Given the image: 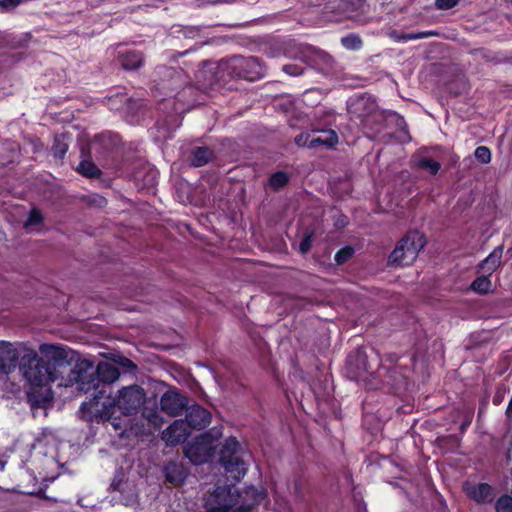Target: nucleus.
Segmentation results:
<instances>
[{
	"mask_svg": "<svg viewBox=\"0 0 512 512\" xmlns=\"http://www.w3.org/2000/svg\"><path fill=\"white\" fill-rule=\"evenodd\" d=\"M75 366L70 369L65 385L78 384L80 391L88 395V401L80 406L83 420L87 422L104 423L113 418L115 401L111 396L110 385L119 379L120 371L112 363L101 361L94 368L89 360H75Z\"/></svg>",
	"mask_w": 512,
	"mask_h": 512,
	"instance_id": "1",
	"label": "nucleus"
},
{
	"mask_svg": "<svg viewBox=\"0 0 512 512\" xmlns=\"http://www.w3.org/2000/svg\"><path fill=\"white\" fill-rule=\"evenodd\" d=\"M39 351L42 357L28 349L18 362L23 377L35 387L63 378V373L76 360V353L63 345L43 343Z\"/></svg>",
	"mask_w": 512,
	"mask_h": 512,
	"instance_id": "2",
	"label": "nucleus"
},
{
	"mask_svg": "<svg viewBox=\"0 0 512 512\" xmlns=\"http://www.w3.org/2000/svg\"><path fill=\"white\" fill-rule=\"evenodd\" d=\"M265 74L266 67L258 57L236 55L218 63L215 79L219 83H226L234 78L254 82L263 78Z\"/></svg>",
	"mask_w": 512,
	"mask_h": 512,
	"instance_id": "3",
	"label": "nucleus"
},
{
	"mask_svg": "<svg viewBox=\"0 0 512 512\" xmlns=\"http://www.w3.org/2000/svg\"><path fill=\"white\" fill-rule=\"evenodd\" d=\"M425 244L426 238L423 233L418 230L408 231L390 253L389 263L393 266H408L412 264Z\"/></svg>",
	"mask_w": 512,
	"mask_h": 512,
	"instance_id": "4",
	"label": "nucleus"
},
{
	"mask_svg": "<svg viewBox=\"0 0 512 512\" xmlns=\"http://www.w3.org/2000/svg\"><path fill=\"white\" fill-rule=\"evenodd\" d=\"M241 454V445L235 437H229L221 444L219 462L235 481H240L248 470Z\"/></svg>",
	"mask_w": 512,
	"mask_h": 512,
	"instance_id": "5",
	"label": "nucleus"
},
{
	"mask_svg": "<svg viewBox=\"0 0 512 512\" xmlns=\"http://www.w3.org/2000/svg\"><path fill=\"white\" fill-rule=\"evenodd\" d=\"M145 391L138 385H131L119 390L117 398L112 399L115 401V408L117 407L124 415L136 414L140 407L145 402Z\"/></svg>",
	"mask_w": 512,
	"mask_h": 512,
	"instance_id": "6",
	"label": "nucleus"
},
{
	"mask_svg": "<svg viewBox=\"0 0 512 512\" xmlns=\"http://www.w3.org/2000/svg\"><path fill=\"white\" fill-rule=\"evenodd\" d=\"M215 447L210 432H205L185 449V455L195 464H202L214 455Z\"/></svg>",
	"mask_w": 512,
	"mask_h": 512,
	"instance_id": "7",
	"label": "nucleus"
},
{
	"mask_svg": "<svg viewBox=\"0 0 512 512\" xmlns=\"http://www.w3.org/2000/svg\"><path fill=\"white\" fill-rule=\"evenodd\" d=\"M325 9L336 14V20H356L365 12V0H332L326 4Z\"/></svg>",
	"mask_w": 512,
	"mask_h": 512,
	"instance_id": "8",
	"label": "nucleus"
},
{
	"mask_svg": "<svg viewBox=\"0 0 512 512\" xmlns=\"http://www.w3.org/2000/svg\"><path fill=\"white\" fill-rule=\"evenodd\" d=\"M377 108L375 99L366 94L352 97L347 102V110L351 119L358 123L364 121Z\"/></svg>",
	"mask_w": 512,
	"mask_h": 512,
	"instance_id": "9",
	"label": "nucleus"
},
{
	"mask_svg": "<svg viewBox=\"0 0 512 512\" xmlns=\"http://www.w3.org/2000/svg\"><path fill=\"white\" fill-rule=\"evenodd\" d=\"M463 492L468 499L474 501L477 504H489L495 499V489L488 483H472L466 481L463 484Z\"/></svg>",
	"mask_w": 512,
	"mask_h": 512,
	"instance_id": "10",
	"label": "nucleus"
},
{
	"mask_svg": "<svg viewBox=\"0 0 512 512\" xmlns=\"http://www.w3.org/2000/svg\"><path fill=\"white\" fill-rule=\"evenodd\" d=\"M184 421L191 430L205 429L211 422V413L204 407L194 404L187 406Z\"/></svg>",
	"mask_w": 512,
	"mask_h": 512,
	"instance_id": "11",
	"label": "nucleus"
},
{
	"mask_svg": "<svg viewBox=\"0 0 512 512\" xmlns=\"http://www.w3.org/2000/svg\"><path fill=\"white\" fill-rule=\"evenodd\" d=\"M191 429L184 419H177L163 431V440L175 446L184 443L191 434Z\"/></svg>",
	"mask_w": 512,
	"mask_h": 512,
	"instance_id": "12",
	"label": "nucleus"
},
{
	"mask_svg": "<svg viewBox=\"0 0 512 512\" xmlns=\"http://www.w3.org/2000/svg\"><path fill=\"white\" fill-rule=\"evenodd\" d=\"M187 407V398L177 391L168 390L160 399V408L163 412L177 416Z\"/></svg>",
	"mask_w": 512,
	"mask_h": 512,
	"instance_id": "13",
	"label": "nucleus"
},
{
	"mask_svg": "<svg viewBox=\"0 0 512 512\" xmlns=\"http://www.w3.org/2000/svg\"><path fill=\"white\" fill-rule=\"evenodd\" d=\"M19 353L17 349L7 341H0V373L10 374L17 367Z\"/></svg>",
	"mask_w": 512,
	"mask_h": 512,
	"instance_id": "14",
	"label": "nucleus"
},
{
	"mask_svg": "<svg viewBox=\"0 0 512 512\" xmlns=\"http://www.w3.org/2000/svg\"><path fill=\"white\" fill-rule=\"evenodd\" d=\"M117 60L119 65L127 71L138 70L144 65L143 53L135 49L118 51Z\"/></svg>",
	"mask_w": 512,
	"mask_h": 512,
	"instance_id": "15",
	"label": "nucleus"
},
{
	"mask_svg": "<svg viewBox=\"0 0 512 512\" xmlns=\"http://www.w3.org/2000/svg\"><path fill=\"white\" fill-rule=\"evenodd\" d=\"M338 143V135L332 129L322 130L319 135H311L308 143L309 148H316L319 146L333 147Z\"/></svg>",
	"mask_w": 512,
	"mask_h": 512,
	"instance_id": "16",
	"label": "nucleus"
},
{
	"mask_svg": "<svg viewBox=\"0 0 512 512\" xmlns=\"http://www.w3.org/2000/svg\"><path fill=\"white\" fill-rule=\"evenodd\" d=\"M164 475L166 481L175 486L182 485L187 477L184 467L174 462H170L164 467Z\"/></svg>",
	"mask_w": 512,
	"mask_h": 512,
	"instance_id": "17",
	"label": "nucleus"
},
{
	"mask_svg": "<svg viewBox=\"0 0 512 512\" xmlns=\"http://www.w3.org/2000/svg\"><path fill=\"white\" fill-rule=\"evenodd\" d=\"M502 253V246L494 248V250L479 263V269L489 275H492V273L500 266Z\"/></svg>",
	"mask_w": 512,
	"mask_h": 512,
	"instance_id": "18",
	"label": "nucleus"
},
{
	"mask_svg": "<svg viewBox=\"0 0 512 512\" xmlns=\"http://www.w3.org/2000/svg\"><path fill=\"white\" fill-rule=\"evenodd\" d=\"M384 123H385L384 116L377 108L364 121L360 122L359 125L364 130H367L373 134H376L383 129Z\"/></svg>",
	"mask_w": 512,
	"mask_h": 512,
	"instance_id": "19",
	"label": "nucleus"
},
{
	"mask_svg": "<svg viewBox=\"0 0 512 512\" xmlns=\"http://www.w3.org/2000/svg\"><path fill=\"white\" fill-rule=\"evenodd\" d=\"M214 157L213 150L206 146L195 147L191 152V164L194 167H202Z\"/></svg>",
	"mask_w": 512,
	"mask_h": 512,
	"instance_id": "20",
	"label": "nucleus"
},
{
	"mask_svg": "<svg viewBox=\"0 0 512 512\" xmlns=\"http://www.w3.org/2000/svg\"><path fill=\"white\" fill-rule=\"evenodd\" d=\"M290 181V176L285 171H276L270 175L267 186L277 192L284 188Z\"/></svg>",
	"mask_w": 512,
	"mask_h": 512,
	"instance_id": "21",
	"label": "nucleus"
},
{
	"mask_svg": "<svg viewBox=\"0 0 512 512\" xmlns=\"http://www.w3.org/2000/svg\"><path fill=\"white\" fill-rule=\"evenodd\" d=\"M76 170L86 178H99L102 175V171L91 160H82Z\"/></svg>",
	"mask_w": 512,
	"mask_h": 512,
	"instance_id": "22",
	"label": "nucleus"
},
{
	"mask_svg": "<svg viewBox=\"0 0 512 512\" xmlns=\"http://www.w3.org/2000/svg\"><path fill=\"white\" fill-rule=\"evenodd\" d=\"M490 276L491 275H489V274L478 276L471 283V286H470L471 290L479 295H485V294L489 293V291L491 290V286H492Z\"/></svg>",
	"mask_w": 512,
	"mask_h": 512,
	"instance_id": "23",
	"label": "nucleus"
},
{
	"mask_svg": "<svg viewBox=\"0 0 512 512\" xmlns=\"http://www.w3.org/2000/svg\"><path fill=\"white\" fill-rule=\"evenodd\" d=\"M92 149L98 157H106L111 153V143L109 139L102 135L92 144Z\"/></svg>",
	"mask_w": 512,
	"mask_h": 512,
	"instance_id": "24",
	"label": "nucleus"
},
{
	"mask_svg": "<svg viewBox=\"0 0 512 512\" xmlns=\"http://www.w3.org/2000/svg\"><path fill=\"white\" fill-rule=\"evenodd\" d=\"M416 166L420 169L428 170L431 175H436L441 168V164L438 161L425 156L417 160Z\"/></svg>",
	"mask_w": 512,
	"mask_h": 512,
	"instance_id": "25",
	"label": "nucleus"
},
{
	"mask_svg": "<svg viewBox=\"0 0 512 512\" xmlns=\"http://www.w3.org/2000/svg\"><path fill=\"white\" fill-rule=\"evenodd\" d=\"M341 44L349 50H359L363 46L361 37L355 33H349L341 38Z\"/></svg>",
	"mask_w": 512,
	"mask_h": 512,
	"instance_id": "26",
	"label": "nucleus"
},
{
	"mask_svg": "<svg viewBox=\"0 0 512 512\" xmlns=\"http://www.w3.org/2000/svg\"><path fill=\"white\" fill-rule=\"evenodd\" d=\"M355 254V249L351 245H346L339 249L335 256L334 260L337 265H343L348 262Z\"/></svg>",
	"mask_w": 512,
	"mask_h": 512,
	"instance_id": "27",
	"label": "nucleus"
},
{
	"mask_svg": "<svg viewBox=\"0 0 512 512\" xmlns=\"http://www.w3.org/2000/svg\"><path fill=\"white\" fill-rule=\"evenodd\" d=\"M68 151V144L59 136H56L52 145V154L57 159H63Z\"/></svg>",
	"mask_w": 512,
	"mask_h": 512,
	"instance_id": "28",
	"label": "nucleus"
},
{
	"mask_svg": "<svg viewBox=\"0 0 512 512\" xmlns=\"http://www.w3.org/2000/svg\"><path fill=\"white\" fill-rule=\"evenodd\" d=\"M315 235L313 229L306 230L299 244V252L301 254H307L312 248V242Z\"/></svg>",
	"mask_w": 512,
	"mask_h": 512,
	"instance_id": "29",
	"label": "nucleus"
},
{
	"mask_svg": "<svg viewBox=\"0 0 512 512\" xmlns=\"http://www.w3.org/2000/svg\"><path fill=\"white\" fill-rule=\"evenodd\" d=\"M496 512H512V497L508 494L501 495L495 502Z\"/></svg>",
	"mask_w": 512,
	"mask_h": 512,
	"instance_id": "30",
	"label": "nucleus"
},
{
	"mask_svg": "<svg viewBox=\"0 0 512 512\" xmlns=\"http://www.w3.org/2000/svg\"><path fill=\"white\" fill-rule=\"evenodd\" d=\"M474 156L478 162L488 164L491 161V150L486 146H478L475 149Z\"/></svg>",
	"mask_w": 512,
	"mask_h": 512,
	"instance_id": "31",
	"label": "nucleus"
},
{
	"mask_svg": "<svg viewBox=\"0 0 512 512\" xmlns=\"http://www.w3.org/2000/svg\"><path fill=\"white\" fill-rule=\"evenodd\" d=\"M43 214L37 208H33L28 215L25 226H37L43 222Z\"/></svg>",
	"mask_w": 512,
	"mask_h": 512,
	"instance_id": "32",
	"label": "nucleus"
},
{
	"mask_svg": "<svg viewBox=\"0 0 512 512\" xmlns=\"http://www.w3.org/2000/svg\"><path fill=\"white\" fill-rule=\"evenodd\" d=\"M125 107L128 112H131L133 115H138L140 112V109L142 108V101L136 100L133 98H127L125 97Z\"/></svg>",
	"mask_w": 512,
	"mask_h": 512,
	"instance_id": "33",
	"label": "nucleus"
},
{
	"mask_svg": "<svg viewBox=\"0 0 512 512\" xmlns=\"http://www.w3.org/2000/svg\"><path fill=\"white\" fill-rule=\"evenodd\" d=\"M282 70L290 76H299L304 73V68L298 64H286Z\"/></svg>",
	"mask_w": 512,
	"mask_h": 512,
	"instance_id": "34",
	"label": "nucleus"
},
{
	"mask_svg": "<svg viewBox=\"0 0 512 512\" xmlns=\"http://www.w3.org/2000/svg\"><path fill=\"white\" fill-rule=\"evenodd\" d=\"M460 0H436L435 5L440 10H449L454 8Z\"/></svg>",
	"mask_w": 512,
	"mask_h": 512,
	"instance_id": "35",
	"label": "nucleus"
},
{
	"mask_svg": "<svg viewBox=\"0 0 512 512\" xmlns=\"http://www.w3.org/2000/svg\"><path fill=\"white\" fill-rule=\"evenodd\" d=\"M311 134L309 133H300L295 137V144L300 147H308V143L310 141Z\"/></svg>",
	"mask_w": 512,
	"mask_h": 512,
	"instance_id": "36",
	"label": "nucleus"
},
{
	"mask_svg": "<svg viewBox=\"0 0 512 512\" xmlns=\"http://www.w3.org/2000/svg\"><path fill=\"white\" fill-rule=\"evenodd\" d=\"M22 0H0V7L4 10L16 8Z\"/></svg>",
	"mask_w": 512,
	"mask_h": 512,
	"instance_id": "37",
	"label": "nucleus"
},
{
	"mask_svg": "<svg viewBox=\"0 0 512 512\" xmlns=\"http://www.w3.org/2000/svg\"><path fill=\"white\" fill-rule=\"evenodd\" d=\"M356 358H357V360H358V361H360V362H361V364H362V369H363L364 371H367V370H368V368H367V366H366V354L364 353V351H362L361 349H358V350L356 351Z\"/></svg>",
	"mask_w": 512,
	"mask_h": 512,
	"instance_id": "38",
	"label": "nucleus"
},
{
	"mask_svg": "<svg viewBox=\"0 0 512 512\" xmlns=\"http://www.w3.org/2000/svg\"><path fill=\"white\" fill-rule=\"evenodd\" d=\"M119 364L127 369H135L136 365L127 357H120Z\"/></svg>",
	"mask_w": 512,
	"mask_h": 512,
	"instance_id": "39",
	"label": "nucleus"
},
{
	"mask_svg": "<svg viewBox=\"0 0 512 512\" xmlns=\"http://www.w3.org/2000/svg\"><path fill=\"white\" fill-rule=\"evenodd\" d=\"M91 203L97 205L98 207H104L107 204V200L100 195H94Z\"/></svg>",
	"mask_w": 512,
	"mask_h": 512,
	"instance_id": "40",
	"label": "nucleus"
},
{
	"mask_svg": "<svg viewBox=\"0 0 512 512\" xmlns=\"http://www.w3.org/2000/svg\"><path fill=\"white\" fill-rule=\"evenodd\" d=\"M320 59L323 61L324 65L327 67V68H331L332 67V63H333V59L330 55L326 54V53H322L319 55Z\"/></svg>",
	"mask_w": 512,
	"mask_h": 512,
	"instance_id": "41",
	"label": "nucleus"
},
{
	"mask_svg": "<svg viewBox=\"0 0 512 512\" xmlns=\"http://www.w3.org/2000/svg\"><path fill=\"white\" fill-rule=\"evenodd\" d=\"M504 398V392H500L499 390L496 391L495 395L493 396V404L499 405Z\"/></svg>",
	"mask_w": 512,
	"mask_h": 512,
	"instance_id": "42",
	"label": "nucleus"
},
{
	"mask_svg": "<svg viewBox=\"0 0 512 512\" xmlns=\"http://www.w3.org/2000/svg\"><path fill=\"white\" fill-rule=\"evenodd\" d=\"M400 127H401V130L408 135V126L405 122V119L404 117L400 116L398 118V123H397Z\"/></svg>",
	"mask_w": 512,
	"mask_h": 512,
	"instance_id": "43",
	"label": "nucleus"
},
{
	"mask_svg": "<svg viewBox=\"0 0 512 512\" xmlns=\"http://www.w3.org/2000/svg\"><path fill=\"white\" fill-rule=\"evenodd\" d=\"M399 358L400 357L397 354L389 353V354L386 355V360L389 361L392 364L397 363Z\"/></svg>",
	"mask_w": 512,
	"mask_h": 512,
	"instance_id": "44",
	"label": "nucleus"
},
{
	"mask_svg": "<svg viewBox=\"0 0 512 512\" xmlns=\"http://www.w3.org/2000/svg\"><path fill=\"white\" fill-rule=\"evenodd\" d=\"M470 423H471V420H465V421H463V422H462V424L460 425V431H461L462 433H464V432H465V430L467 429V427L470 425Z\"/></svg>",
	"mask_w": 512,
	"mask_h": 512,
	"instance_id": "45",
	"label": "nucleus"
},
{
	"mask_svg": "<svg viewBox=\"0 0 512 512\" xmlns=\"http://www.w3.org/2000/svg\"><path fill=\"white\" fill-rule=\"evenodd\" d=\"M431 35H434L433 32H423V33H420L416 36H414L413 38L414 39H419V38H425V37H428V36H431Z\"/></svg>",
	"mask_w": 512,
	"mask_h": 512,
	"instance_id": "46",
	"label": "nucleus"
},
{
	"mask_svg": "<svg viewBox=\"0 0 512 512\" xmlns=\"http://www.w3.org/2000/svg\"><path fill=\"white\" fill-rule=\"evenodd\" d=\"M353 356L352 355H349L348 356V362L351 363V360H352Z\"/></svg>",
	"mask_w": 512,
	"mask_h": 512,
	"instance_id": "47",
	"label": "nucleus"
},
{
	"mask_svg": "<svg viewBox=\"0 0 512 512\" xmlns=\"http://www.w3.org/2000/svg\"><path fill=\"white\" fill-rule=\"evenodd\" d=\"M112 424H113V426H114L115 428H117V427H118V425H117L115 422H113Z\"/></svg>",
	"mask_w": 512,
	"mask_h": 512,
	"instance_id": "48",
	"label": "nucleus"
}]
</instances>
